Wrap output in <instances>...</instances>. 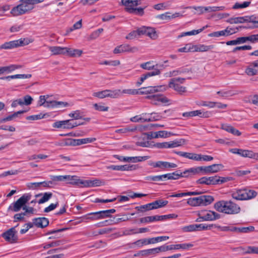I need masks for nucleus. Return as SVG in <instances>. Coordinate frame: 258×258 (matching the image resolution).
<instances>
[{
	"label": "nucleus",
	"instance_id": "obj_1",
	"mask_svg": "<svg viewBox=\"0 0 258 258\" xmlns=\"http://www.w3.org/2000/svg\"><path fill=\"white\" fill-rule=\"evenodd\" d=\"M214 208L218 212L234 215L240 212V207L231 201H220L214 204Z\"/></svg>",
	"mask_w": 258,
	"mask_h": 258
},
{
	"label": "nucleus",
	"instance_id": "obj_2",
	"mask_svg": "<svg viewBox=\"0 0 258 258\" xmlns=\"http://www.w3.org/2000/svg\"><path fill=\"white\" fill-rule=\"evenodd\" d=\"M226 22L231 24L248 23L247 26H240V28L246 29H254L258 28V17H256L254 15L230 18L226 20Z\"/></svg>",
	"mask_w": 258,
	"mask_h": 258
},
{
	"label": "nucleus",
	"instance_id": "obj_3",
	"mask_svg": "<svg viewBox=\"0 0 258 258\" xmlns=\"http://www.w3.org/2000/svg\"><path fill=\"white\" fill-rule=\"evenodd\" d=\"M33 6L29 4V3L25 0H21V4L14 7L11 13L14 16H18L23 15L33 9Z\"/></svg>",
	"mask_w": 258,
	"mask_h": 258
},
{
	"label": "nucleus",
	"instance_id": "obj_4",
	"mask_svg": "<svg viewBox=\"0 0 258 258\" xmlns=\"http://www.w3.org/2000/svg\"><path fill=\"white\" fill-rule=\"evenodd\" d=\"M185 80L183 78H174L170 80L168 84V87L172 88L175 91L177 92L179 94L182 95L186 92L185 87L181 86V84L184 83Z\"/></svg>",
	"mask_w": 258,
	"mask_h": 258
},
{
	"label": "nucleus",
	"instance_id": "obj_5",
	"mask_svg": "<svg viewBox=\"0 0 258 258\" xmlns=\"http://www.w3.org/2000/svg\"><path fill=\"white\" fill-rule=\"evenodd\" d=\"M177 215L175 214H168L161 216H148L142 218L140 219L141 223H150L156 221H164L167 219L176 218Z\"/></svg>",
	"mask_w": 258,
	"mask_h": 258
},
{
	"label": "nucleus",
	"instance_id": "obj_6",
	"mask_svg": "<svg viewBox=\"0 0 258 258\" xmlns=\"http://www.w3.org/2000/svg\"><path fill=\"white\" fill-rule=\"evenodd\" d=\"M167 88V86L165 85L143 87L138 90L139 91V94H149L158 92H163L166 90Z\"/></svg>",
	"mask_w": 258,
	"mask_h": 258
},
{
	"label": "nucleus",
	"instance_id": "obj_7",
	"mask_svg": "<svg viewBox=\"0 0 258 258\" xmlns=\"http://www.w3.org/2000/svg\"><path fill=\"white\" fill-rule=\"evenodd\" d=\"M200 172H203L204 174H211L217 173L224 168L222 164H214L207 166H199Z\"/></svg>",
	"mask_w": 258,
	"mask_h": 258
},
{
	"label": "nucleus",
	"instance_id": "obj_8",
	"mask_svg": "<svg viewBox=\"0 0 258 258\" xmlns=\"http://www.w3.org/2000/svg\"><path fill=\"white\" fill-rule=\"evenodd\" d=\"M16 227H12L7 231L3 233L1 236L5 239L6 241L11 243H15L18 240V237L16 235L17 231Z\"/></svg>",
	"mask_w": 258,
	"mask_h": 258
},
{
	"label": "nucleus",
	"instance_id": "obj_9",
	"mask_svg": "<svg viewBox=\"0 0 258 258\" xmlns=\"http://www.w3.org/2000/svg\"><path fill=\"white\" fill-rule=\"evenodd\" d=\"M31 195H24L20 197L16 202L13 203L12 210L14 212H18L21 209L25 206L27 202L30 200Z\"/></svg>",
	"mask_w": 258,
	"mask_h": 258
},
{
	"label": "nucleus",
	"instance_id": "obj_10",
	"mask_svg": "<svg viewBox=\"0 0 258 258\" xmlns=\"http://www.w3.org/2000/svg\"><path fill=\"white\" fill-rule=\"evenodd\" d=\"M25 44L22 39L7 42L0 45V49H9L23 46Z\"/></svg>",
	"mask_w": 258,
	"mask_h": 258
},
{
	"label": "nucleus",
	"instance_id": "obj_11",
	"mask_svg": "<svg viewBox=\"0 0 258 258\" xmlns=\"http://www.w3.org/2000/svg\"><path fill=\"white\" fill-rule=\"evenodd\" d=\"M138 31L141 35H146L152 39H156L158 35L155 29L152 27L143 26L138 29Z\"/></svg>",
	"mask_w": 258,
	"mask_h": 258
},
{
	"label": "nucleus",
	"instance_id": "obj_12",
	"mask_svg": "<svg viewBox=\"0 0 258 258\" xmlns=\"http://www.w3.org/2000/svg\"><path fill=\"white\" fill-rule=\"evenodd\" d=\"M201 218L205 221H214L220 218V215L214 211H201Z\"/></svg>",
	"mask_w": 258,
	"mask_h": 258
},
{
	"label": "nucleus",
	"instance_id": "obj_13",
	"mask_svg": "<svg viewBox=\"0 0 258 258\" xmlns=\"http://www.w3.org/2000/svg\"><path fill=\"white\" fill-rule=\"evenodd\" d=\"M138 51V48L136 47H132L127 44H123L115 47L113 50L115 54L120 53L124 52H134Z\"/></svg>",
	"mask_w": 258,
	"mask_h": 258
},
{
	"label": "nucleus",
	"instance_id": "obj_14",
	"mask_svg": "<svg viewBox=\"0 0 258 258\" xmlns=\"http://www.w3.org/2000/svg\"><path fill=\"white\" fill-rule=\"evenodd\" d=\"M216 176L210 177H202L196 181L197 184H205L207 185H216Z\"/></svg>",
	"mask_w": 258,
	"mask_h": 258
},
{
	"label": "nucleus",
	"instance_id": "obj_15",
	"mask_svg": "<svg viewBox=\"0 0 258 258\" xmlns=\"http://www.w3.org/2000/svg\"><path fill=\"white\" fill-rule=\"evenodd\" d=\"M121 3L122 5L125 7L126 11L130 13H133L134 7L137 6L140 4L139 1L138 0H121Z\"/></svg>",
	"mask_w": 258,
	"mask_h": 258
},
{
	"label": "nucleus",
	"instance_id": "obj_16",
	"mask_svg": "<svg viewBox=\"0 0 258 258\" xmlns=\"http://www.w3.org/2000/svg\"><path fill=\"white\" fill-rule=\"evenodd\" d=\"M66 180L68 181V183L79 186L80 187H83L84 180H81L77 176L66 175Z\"/></svg>",
	"mask_w": 258,
	"mask_h": 258
},
{
	"label": "nucleus",
	"instance_id": "obj_17",
	"mask_svg": "<svg viewBox=\"0 0 258 258\" xmlns=\"http://www.w3.org/2000/svg\"><path fill=\"white\" fill-rule=\"evenodd\" d=\"M34 226L38 228H43L49 224V220L45 217L35 218L33 219Z\"/></svg>",
	"mask_w": 258,
	"mask_h": 258
},
{
	"label": "nucleus",
	"instance_id": "obj_18",
	"mask_svg": "<svg viewBox=\"0 0 258 258\" xmlns=\"http://www.w3.org/2000/svg\"><path fill=\"white\" fill-rule=\"evenodd\" d=\"M199 167H191L181 172V177L184 178L191 177L194 175L199 174Z\"/></svg>",
	"mask_w": 258,
	"mask_h": 258
},
{
	"label": "nucleus",
	"instance_id": "obj_19",
	"mask_svg": "<svg viewBox=\"0 0 258 258\" xmlns=\"http://www.w3.org/2000/svg\"><path fill=\"white\" fill-rule=\"evenodd\" d=\"M245 188L236 189L232 192V197L237 200H246Z\"/></svg>",
	"mask_w": 258,
	"mask_h": 258
},
{
	"label": "nucleus",
	"instance_id": "obj_20",
	"mask_svg": "<svg viewBox=\"0 0 258 258\" xmlns=\"http://www.w3.org/2000/svg\"><path fill=\"white\" fill-rule=\"evenodd\" d=\"M82 145L81 139H64L59 144L60 146H78Z\"/></svg>",
	"mask_w": 258,
	"mask_h": 258
},
{
	"label": "nucleus",
	"instance_id": "obj_21",
	"mask_svg": "<svg viewBox=\"0 0 258 258\" xmlns=\"http://www.w3.org/2000/svg\"><path fill=\"white\" fill-rule=\"evenodd\" d=\"M81 220L79 223L88 222L90 221L99 220L97 212H92L84 215L81 218Z\"/></svg>",
	"mask_w": 258,
	"mask_h": 258
},
{
	"label": "nucleus",
	"instance_id": "obj_22",
	"mask_svg": "<svg viewBox=\"0 0 258 258\" xmlns=\"http://www.w3.org/2000/svg\"><path fill=\"white\" fill-rule=\"evenodd\" d=\"M49 50L53 55L64 54L67 53V47L60 46H50Z\"/></svg>",
	"mask_w": 258,
	"mask_h": 258
},
{
	"label": "nucleus",
	"instance_id": "obj_23",
	"mask_svg": "<svg viewBox=\"0 0 258 258\" xmlns=\"http://www.w3.org/2000/svg\"><path fill=\"white\" fill-rule=\"evenodd\" d=\"M170 13L169 12H166L165 14H161L157 15L156 16V18L161 20H171V19H174L176 17H179L180 16V13H176L174 14H172L171 15H170Z\"/></svg>",
	"mask_w": 258,
	"mask_h": 258
},
{
	"label": "nucleus",
	"instance_id": "obj_24",
	"mask_svg": "<svg viewBox=\"0 0 258 258\" xmlns=\"http://www.w3.org/2000/svg\"><path fill=\"white\" fill-rule=\"evenodd\" d=\"M207 27H208V26L206 25L205 26H204L202 28L198 29V30H194L191 31L182 32L177 36V38L179 39L182 37H184L186 36L197 35V34L200 33V32H201L202 31H203L205 28H206Z\"/></svg>",
	"mask_w": 258,
	"mask_h": 258
},
{
	"label": "nucleus",
	"instance_id": "obj_25",
	"mask_svg": "<svg viewBox=\"0 0 258 258\" xmlns=\"http://www.w3.org/2000/svg\"><path fill=\"white\" fill-rule=\"evenodd\" d=\"M190 71L187 68H180L178 69L177 70H174L171 71L169 73L168 75V77H171L172 76H176L179 75H181L182 74H186L190 72Z\"/></svg>",
	"mask_w": 258,
	"mask_h": 258
},
{
	"label": "nucleus",
	"instance_id": "obj_26",
	"mask_svg": "<svg viewBox=\"0 0 258 258\" xmlns=\"http://www.w3.org/2000/svg\"><path fill=\"white\" fill-rule=\"evenodd\" d=\"M254 230V227L252 226L248 227H235V232L236 233H248L253 232Z\"/></svg>",
	"mask_w": 258,
	"mask_h": 258
},
{
	"label": "nucleus",
	"instance_id": "obj_27",
	"mask_svg": "<svg viewBox=\"0 0 258 258\" xmlns=\"http://www.w3.org/2000/svg\"><path fill=\"white\" fill-rule=\"evenodd\" d=\"M156 254L155 248L142 250L138 251L137 253L134 254V256H149L152 254Z\"/></svg>",
	"mask_w": 258,
	"mask_h": 258
},
{
	"label": "nucleus",
	"instance_id": "obj_28",
	"mask_svg": "<svg viewBox=\"0 0 258 258\" xmlns=\"http://www.w3.org/2000/svg\"><path fill=\"white\" fill-rule=\"evenodd\" d=\"M187 203L191 206H200L202 205L201 196L190 198L187 200Z\"/></svg>",
	"mask_w": 258,
	"mask_h": 258
},
{
	"label": "nucleus",
	"instance_id": "obj_29",
	"mask_svg": "<svg viewBox=\"0 0 258 258\" xmlns=\"http://www.w3.org/2000/svg\"><path fill=\"white\" fill-rule=\"evenodd\" d=\"M193 244L191 243H182L177 244L170 245V250L172 249H187L189 248L192 247Z\"/></svg>",
	"mask_w": 258,
	"mask_h": 258
},
{
	"label": "nucleus",
	"instance_id": "obj_30",
	"mask_svg": "<svg viewBox=\"0 0 258 258\" xmlns=\"http://www.w3.org/2000/svg\"><path fill=\"white\" fill-rule=\"evenodd\" d=\"M146 98L150 99H153L154 101H158L161 102L162 103H168L169 102V100L168 98L163 95H149L146 97Z\"/></svg>",
	"mask_w": 258,
	"mask_h": 258
},
{
	"label": "nucleus",
	"instance_id": "obj_31",
	"mask_svg": "<svg viewBox=\"0 0 258 258\" xmlns=\"http://www.w3.org/2000/svg\"><path fill=\"white\" fill-rule=\"evenodd\" d=\"M173 135V134L170 132H168L165 131H161L152 133V137L153 138H158L159 137L167 138Z\"/></svg>",
	"mask_w": 258,
	"mask_h": 258
},
{
	"label": "nucleus",
	"instance_id": "obj_32",
	"mask_svg": "<svg viewBox=\"0 0 258 258\" xmlns=\"http://www.w3.org/2000/svg\"><path fill=\"white\" fill-rule=\"evenodd\" d=\"M195 227L197 231L210 230L213 227H217V226L214 224H195Z\"/></svg>",
	"mask_w": 258,
	"mask_h": 258
},
{
	"label": "nucleus",
	"instance_id": "obj_33",
	"mask_svg": "<svg viewBox=\"0 0 258 258\" xmlns=\"http://www.w3.org/2000/svg\"><path fill=\"white\" fill-rule=\"evenodd\" d=\"M168 203V202L167 201L163 199H159L152 203L154 210L164 207Z\"/></svg>",
	"mask_w": 258,
	"mask_h": 258
},
{
	"label": "nucleus",
	"instance_id": "obj_34",
	"mask_svg": "<svg viewBox=\"0 0 258 258\" xmlns=\"http://www.w3.org/2000/svg\"><path fill=\"white\" fill-rule=\"evenodd\" d=\"M101 181L99 179L85 180L84 181L83 187H93L98 186L101 185Z\"/></svg>",
	"mask_w": 258,
	"mask_h": 258
},
{
	"label": "nucleus",
	"instance_id": "obj_35",
	"mask_svg": "<svg viewBox=\"0 0 258 258\" xmlns=\"http://www.w3.org/2000/svg\"><path fill=\"white\" fill-rule=\"evenodd\" d=\"M67 53L71 57L80 56L83 53L82 50L78 49H71L67 47Z\"/></svg>",
	"mask_w": 258,
	"mask_h": 258
},
{
	"label": "nucleus",
	"instance_id": "obj_36",
	"mask_svg": "<svg viewBox=\"0 0 258 258\" xmlns=\"http://www.w3.org/2000/svg\"><path fill=\"white\" fill-rule=\"evenodd\" d=\"M213 197L209 195L201 196V201L202 206H207L211 204L214 201Z\"/></svg>",
	"mask_w": 258,
	"mask_h": 258
},
{
	"label": "nucleus",
	"instance_id": "obj_37",
	"mask_svg": "<svg viewBox=\"0 0 258 258\" xmlns=\"http://www.w3.org/2000/svg\"><path fill=\"white\" fill-rule=\"evenodd\" d=\"M148 116L146 117L145 121L150 122L159 120L161 118V116L157 113L153 112L150 114H147Z\"/></svg>",
	"mask_w": 258,
	"mask_h": 258
},
{
	"label": "nucleus",
	"instance_id": "obj_38",
	"mask_svg": "<svg viewBox=\"0 0 258 258\" xmlns=\"http://www.w3.org/2000/svg\"><path fill=\"white\" fill-rule=\"evenodd\" d=\"M135 209L139 212H144L146 211L154 210L152 203L146 205L137 206Z\"/></svg>",
	"mask_w": 258,
	"mask_h": 258
},
{
	"label": "nucleus",
	"instance_id": "obj_39",
	"mask_svg": "<svg viewBox=\"0 0 258 258\" xmlns=\"http://www.w3.org/2000/svg\"><path fill=\"white\" fill-rule=\"evenodd\" d=\"M251 2L250 1H245L243 3L237 2L232 6V9L237 10L246 8L250 6Z\"/></svg>",
	"mask_w": 258,
	"mask_h": 258
},
{
	"label": "nucleus",
	"instance_id": "obj_40",
	"mask_svg": "<svg viewBox=\"0 0 258 258\" xmlns=\"http://www.w3.org/2000/svg\"><path fill=\"white\" fill-rule=\"evenodd\" d=\"M108 97L111 98H117L121 97V90L116 89L114 90H108Z\"/></svg>",
	"mask_w": 258,
	"mask_h": 258
},
{
	"label": "nucleus",
	"instance_id": "obj_41",
	"mask_svg": "<svg viewBox=\"0 0 258 258\" xmlns=\"http://www.w3.org/2000/svg\"><path fill=\"white\" fill-rule=\"evenodd\" d=\"M147 113H142L140 115H136L134 116L131 118V121L134 122H146L145 119H146V117H147Z\"/></svg>",
	"mask_w": 258,
	"mask_h": 258
},
{
	"label": "nucleus",
	"instance_id": "obj_42",
	"mask_svg": "<svg viewBox=\"0 0 258 258\" xmlns=\"http://www.w3.org/2000/svg\"><path fill=\"white\" fill-rule=\"evenodd\" d=\"M63 244V241L57 240L55 241L51 242L48 244H44L42 245V247L44 249H48L50 247H56L59 246Z\"/></svg>",
	"mask_w": 258,
	"mask_h": 258
},
{
	"label": "nucleus",
	"instance_id": "obj_43",
	"mask_svg": "<svg viewBox=\"0 0 258 258\" xmlns=\"http://www.w3.org/2000/svg\"><path fill=\"white\" fill-rule=\"evenodd\" d=\"M147 180H151L155 181H165V174L161 175L149 176L145 177Z\"/></svg>",
	"mask_w": 258,
	"mask_h": 258
},
{
	"label": "nucleus",
	"instance_id": "obj_44",
	"mask_svg": "<svg viewBox=\"0 0 258 258\" xmlns=\"http://www.w3.org/2000/svg\"><path fill=\"white\" fill-rule=\"evenodd\" d=\"M168 239L169 237L167 236H161L156 237H153L150 238L149 242H150L151 244H154L160 241L166 240Z\"/></svg>",
	"mask_w": 258,
	"mask_h": 258
},
{
	"label": "nucleus",
	"instance_id": "obj_45",
	"mask_svg": "<svg viewBox=\"0 0 258 258\" xmlns=\"http://www.w3.org/2000/svg\"><path fill=\"white\" fill-rule=\"evenodd\" d=\"M21 67H22L21 66L15 65V64H12V65L7 66V67H2L3 74L6 72H11L12 71H13L16 70V69H20V68H21Z\"/></svg>",
	"mask_w": 258,
	"mask_h": 258
},
{
	"label": "nucleus",
	"instance_id": "obj_46",
	"mask_svg": "<svg viewBox=\"0 0 258 258\" xmlns=\"http://www.w3.org/2000/svg\"><path fill=\"white\" fill-rule=\"evenodd\" d=\"M108 90H105L101 91L94 92L93 96L98 98L103 99L108 97Z\"/></svg>",
	"mask_w": 258,
	"mask_h": 258
},
{
	"label": "nucleus",
	"instance_id": "obj_47",
	"mask_svg": "<svg viewBox=\"0 0 258 258\" xmlns=\"http://www.w3.org/2000/svg\"><path fill=\"white\" fill-rule=\"evenodd\" d=\"M52 196L51 192H45L42 197L38 201L39 204H43L47 202Z\"/></svg>",
	"mask_w": 258,
	"mask_h": 258
},
{
	"label": "nucleus",
	"instance_id": "obj_48",
	"mask_svg": "<svg viewBox=\"0 0 258 258\" xmlns=\"http://www.w3.org/2000/svg\"><path fill=\"white\" fill-rule=\"evenodd\" d=\"M245 197L246 200L251 199L255 197L257 195V192L255 191L252 189H249L248 188H245Z\"/></svg>",
	"mask_w": 258,
	"mask_h": 258
},
{
	"label": "nucleus",
	"instance_id": "obj_49",
	"mask_svg": "<svg viewBox=\"0 0 258 258\" xmlns=\"http://www.w3.org/2000/svg\"><path fill=\"white\" fill-rule=\"evenodd\" d=\"M113 224V220L108 219L105 221L100 222L96 223L95 226L97 227H101L103 226H106L108 225H111Z\"/></svg>",
	"mask_w": 258,
	"mask_h": 258
},
{
	"label": "nucleus",
	"instance_id": "obj_50",
	"mask_svg": "<svg viewBox=\"0 0 258 258\" xmlns=\"http://www.w3.org/2000/svg\"><path fill=\"white\" fill-rule=\"evenodd\" d=\"M225 7L224 6H220V7H206L205 10L206 12H217L220 11H223L225 10Z\"/></svg>",
	"mask_w": 258,
	"mask_h": 258
},
{
	"label": "nucleus",
	"instance_id": "obj_51",
	"mask_svg": "<svg viewBox=\"0 0 258 258\" xmlns=\"http://www.w3.org/2000/svg\"><path fill=\"white\" fill-rule=\"evenodd\" d=\"M47 156L43 154H34L27 157L28 160H35L37 159H44L47 158Z\"/></svg>",
	"mask_w": 258,
	"mask_h": 258
},
{
	"label": "nucleus",
	"instance_id": "obj_52",
	"mask_svg": "<svg viewBox=\"0 0 258 258\" xmlns=\"http://www.w3.org/2000/svg\"><path fill=\"white\" fill-rule=\"evenodd\" d=\"M246 74L248 76H254L258 74V71L254 67L251 66V63L249 66L245 70Z\"/></svg>",
	"mask_w": 258,
	"mask_h": 258
},
{
	"label": "nucleus",
	"instance_id": "obj_53",
	"mask_svg": "<svg viewBox=\"0 0 258 258\" xmlns=\"http://www.w3.org/2000/svg\"><path fill=\"white\" fill-rule=\"evenodd\" d=\"M153 61H149L141 64L140 67L142 69L147 70H151L154 69L155 66L152 65Z\"/></svg>",
	"mask_w": 258,
	"mask_h": 258
},
{
	"label": "nucleus",
	"instance_id": "obj_54",
	"mask_svg": "<svg viewBox=\"0 0 258 258\" xmlns=\"http://www.w3.org/2000/svg\"><path fill=\"white\" fill-rule=\"evenodd\" d=\"M93 106L95 110L99 111H107L109 109L108 107L103 105L102 103H95Z\"/></svg>",
	"mask_w": 258,
	"mask_h": 258
},
{
	"label": "nucleus",
	"instance_id": "obj_55",
	"mask_svg": "<svg viewBox=\"0 0 258 258\" xmlns=\"http://www.w3.org/2000/svg\"><path fill=\"white\" fill-rule=\"evenodd\" d=\"M216 177H217L216 179V185L220 184L226 182L227 181H229L231 180V178L230 177H220V176H219L217 175H216Z\"/></svg>",
	"mask_w": 258,
	"mask_h": 258
},
{
	"label": "nucleus",
	"instance_id": "obj_56",
	"mask_svg": "<svg viewBox=\"0 0 258 258\" xmlns=\"http://www.w3.org/2000/svg\"><path fill=\"white\" fill-rule=\"evenodd\" d=\"M244 157H248L258 160V153H254L253 151L251 150H246Z\"/></svg>",
	"mask_w": 258,
	"mask_h": 258
},
{
	"label": "nucleus",
	"instance_id": "obj_57",
	"mask_svg": "<svg viewBox=\"0 0 258 258\" xmlns=\"http://www.w3.org/2000/svg\"><path fill=\"white\" fill-rule=\"evenodd\" d=\"M150 157L148 156H137V157H131V162L133 163H136L138 162H142L143 161L147 160L149 159Z\"/></svg>",
	"mask_w": 258,
	"mask_h": 258
},
{
	"label": "nucleus",
	"instance_id": "obj_58",
	"mask_svg": "<svg viewBox=\"0 0 258 258\" xmlns=\"http://www.w3.org/2000/svg\"><path fill=\"white\" fill-rule=\"evenodd\" d=\"M136 130H137L136 127H127L125 128H123L117 130L116 131V133H121V134H126L128 132H134Z\"/></svg>",
	"mask_w": 258,
	"mask_h": 258
},
{
	"label": "nucleus",
	"instance_id": "obj_59",
	"mask_svg": "<svg viewBox=\"0 0 258 258\" xmlns=\"http://www.w3.org/2000/svg\"><path fill=\"white\" fill-rule=\"evenodd\" d=\"M177 166V165L175 163L162 161V170H164L167 168H176Z\"/></svg>",
	"mask_w": 258,
	"mask_h": 258
},
{
	"label": "nucleus",
	"instance_id": "obj_60",
	"mask_svg": "<svg viewBox=\"0 0 258 258\" xmlns=\"http://www.w3.org/2000/svg\"><path fill=\"white\" fill-rule=\"evenodd\" d=\"M155 250L156 253H159L160 252H165L168 250H170V245H163L161 246L155 248Z\"/></svg>",
	"mask_w": 258,
	"mask_h": 258
},
{
	"label": "nucleus",
	"instance_id": "obj_61",
	"mask_svg": "<svg viewBox=\"0 0 258 258\" xmlns=\"http://www.w3.org/2000/svg\"><path fill=\"white\" fill-rule=\"evenodd\" d=\"M149 165L152 166L153 168H158L161 170H162V161H158L157 162H153L152 161H150L148 162Z\"/></svg>",
	"mask_w": 258,
	"mask_h": 258
},
{
	"label": "nucleus",
	"instance_id": "obj_62",
	"mask_svg": "<svg viewBox=\"0 0 258 258\" xmlns=\"http://www.w3.org/2000/svg\"><path fill=\"white\" fill-rule=\"evenodd\" d=\"M108 169H111L113 170H117V171H125V165H111L107 167Z\"/></svg>",
	"mask_w": 258,
	"mask_h": 258
},
{
	"label": "nucleus",
	"instance_id": "obj_63",
	"mask_svg": "<svg viewBox=\"0 0 258 258\" xmlns=\"http://www.w3.org/2000/svg\"><path fill=\"white\" fill-rule=\"evenodd\" d=\"M225 32H226V30H222L220 31L214 32L211 33H210L209 34V36L215 37H219L223 36H226V34L225 33Z\"/></svg>",
	"mask_w": 258,
	"mask_h": 258
},
{
	"label": "nucleus",
	"instance_id": "obj_64",
	"mask_svg": "<svg viewBox=\"0 0 258 258\" xmlns=\"http://www.w3.org/2000/svg\"><path fill=\"white\" fill-rule=\"evenodd\" d=\"M98 220L110 217L106 210L99 211L97 212Z\"/></svg>",
	"mask_w": 258,
	"mask_h": 258
}]
</instances>
